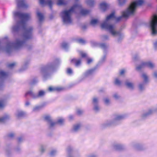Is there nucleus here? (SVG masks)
<instances>
[{
  "instance_id": "1",
  "label": "nucleus",
  "mask_w": 157,
  "mask_h": 157,
  "mask_svg": "<svg viewBox=\"0 0 157 157\" xmlns=\"http://www.w3.org/2000/svg\"><path fill=\"white\" fill-rule=\"evenodd\" d=\"M144 3L143 0H136L132 2L127 9L122 12V16L117 17H115L114 13H112L106 17L105 21L101 24V27L107 30L112 36H117L118 41L120 42L124 38V34L120 31H117L115 25L111 24V21L113 20L118 21L121 19L122 17H126L130 15H133L137 8L142 5Z\"/></svg>"
},
{
  "instance_id": "2",
  "label": "nucleus",
  "mask_w": 157,
  "mask_h": 157,
  "mask_svg": "<svg viewBox=\"0 0 157 157\" xmlns=\"http://www.w3.org/2000/svg\"><path fill=\"white\" fill-rule=\"evenodd\" d=\"M81 7L80 5H74L70 9L62 11L61 13V16L63 24L66 25L71 24L73 22V13L75 11V9H79Z\"/></svg>"
},
{
  "instance_id": "3",
  "label": "nucleus",
  "mask_w": 157,
  "mask_h": 157,
  "mask_svg": "<svg viewBox=\"0 0 157 157\" xmlns=\"http://www.w3.org/2000/svg\"><path fill=\"white\" fill-rule=\"evenodd\" d=\"M126 117L125 114H118L115 115L114 117L111 119L107 120L101 124V127L105 128L108 127H113L119 125L120 121Z\"/></svg>"
},
{
  "instance_id": "4",
  "label": "nucleus",
  "mask_w": 157,
  "mask_h": 157,
  "mask_svg": "<svg viewBox=\"0 0 157 157\" xmlns=\"http://www.w3.org/2000/svg\"><path fill=\"white\" fill-rule=\"evenodd\" d=\"M59 61L58 59L56 60L54 62L48 64L46 66L42 67L41 73L44 78H46L48 75L49 72L53 71L58 66Z\"/></svg>"
},
{
  "instance_id": "5",
  "label": "nucleus",
  "mask_w": 157,
  "mask_h": 157,
  "mask_svg": "<svg viewBox=\"0 0 157 157\" xmlns=\"http://www.w3.org/2000/svg\"><path fill=\"white\" fill-rule=\"evenodd\" d=\"M145 67H147L151 69H153L155 67V65L154 63L151 61H143L141 62L140 65L136 67V70L138 71H140Z\"/></svg>"
},
{
  "instance_id": "6",
  "label": "nucleus",
  "mask_w": 157,
  "mask_h": 157,
  "mask_svg": "<svg viewBox=\"0 0 157 157\" xmlns=\"http://www.w3.org/2000/svg\"><path fill=\"white\" fill-rule=\"evenodd\" d=\"M149 26L153 35L157 34V15H154L150 22Z\"/></svg>"
},
{
  "instance_id": "7",
  "label": "nucleus",
  "mask_w": 157,
  "mask_h": 157,
  "mask_svg": "<svg viewBox=\"0 0 157 157\" xmlns=\"http://www.w3.org/2000/svg\"><path fill=\"white\" fill-rule=\"evenodd\" d=\"M46 91L43 90H39L37 94H35L32 90L29 91L26 95L29 94L33 98L36 99L43 97L46 94Z\"/></svg>"
},
{
  "instance_id": "8",
  "label": "nucleus",
  "mask_w": 157,
  "mask_h": 157,
  "mask_svg": "<svg viewBox=\"0 0 157 157\" xmlns=\"http://www.w3.org/2000/svg\"><path fill=\"white\" fill-rule=\"evenodd\" d=\"M5 101L3 100H0V107L4 106L5 105ZM10 116L7 114H5L3 116L0 117V123H3L10 118Z\"/></svg>"
},
{
  "instance_id": "9",
  "label": "nucleus",
  "mask_w": 157,
  "mask_h": 157,
  "mask_svg": "<svg viewBox=\"0 0 157 157\" xmlns=\"http://www.w3.org/2000/svg\"><path fill=\"white\" fill-rule=\"evenodd\" d=\"M131 146L133 148L137 151H143L146 149V147L140 143L133 142L131 144Z\"/></svg>"
},
{
  "instance_id": "10",
  "label": "nucleus",
  "mask_w": 157,
  "mask_h": 157,
  "mask_svg": "<svg viewBox=\"0 0 157 157\" xmlns=\"http://www.w3.org/2000/svg\"><path fill=\"white\" fill-rule=\"evenodd\" d=\"M157 111L156 108H151L149 109L145 113H143L141 115V117L144 119L146 117L151 115Z\"/></svg>"
},
{
  "instance_id": "11",
  "label": "nucleus",
  "mask_w": 157,
  "mask_h": 157,
  "mask_svg": "<svg viewBox=\"0 0 157 157\" xmlns=\"http://www.w3.org/2000/svg\"><path fill=\"white\" fill-rule=\"evenodd\" d=\"M82 126L81 123L75 124L73 125L71 131L73 132H77L80 130Z\"/></svg>"
},
{
  "instance_id": "12",
  "label": "nucleus",
  "mask_w": 157,
  "mask_h": 157,
  "mask_svg": "<svg viewBox=\"0 0 157 157\" xmlns=\"http://www.w3.org/2000/svg\"><path fill=\"white\" fill-rule=\"evenodd\" d=\"M44 119L48 122L49 127H53L56 124V122L52 121L51 117L49 116H45L44 117Z\"/></svg>"
},
{
  "instance_id": "13",
  "label": "nucleus",
  "mask_w": 157,
  "mask_h": 157,
  "mask_svg": "<svg viewBox=\"0 0 157 157\" xmlns=\"http://www.w3.org/2000/svg\"><path fill=\"white\" fill-rule=\"evenodd\" d=\"M75 5H81V7L80 8H79V9H75V11L77 10H80V14L82 15L83 16H86V15L88 14L90 12V11L89 10H86V9H81L82 6L79 3H76V4H75Z\"/></svg>"
},
{
  "instance_id": "14",
  "label": "nucleus",
  "mask_w": 157,
  "mask_h": 157,
  "mask_svg": "<svg viewBox=\"0 0 157 157\" xmlns=\"http://www.w3.org/2000/svg\"><path fill=\"white\" fill-rule=\"evenodd\" d=\"M17 6L19 7L27 8L28 6L25 2V0H16Z\"/></svg>"
},
{
  "instance_id": "15",
  "label": "nucleus",
  "mask_w": 157,
  "mask_h": 157,
  "mask_svg": "<svg viewBox=\"0 0 157 157\" xmlns=\"http://www.w3.org/2000/svg\"><path fill=\"white\" fill-rule=\"evenodd\" d=\"M95 68H93L86 70L83 74L84 77H86L94 74L95 72Z\"/></svg>"
},
{
  "instance_id": "16",
  "label": "nucleus",
  "mask_w": 157,
  "mask_h": 157,
  "mask_svg": "<svg viewBox=\"0 0 157 157\" xmlns=\"http://www.w3.org/2000/svg\"><path fill=\"white\" fill-rule=\"evenodd\" d=\"M40 4L42 6H44L45 5H48L50 8H51L52 5V2L51 0H48L45 1V0H39Z\"/></svg>"
},
{
  "instance_id": "17",
  "label": "nucleus",
  "mask_w": 157,
  "mask_h": 157,
  "mask_svg": "<svg viewBox=\"0 0 157 157\" xmlns=\"http://www.w3.org/2000/svg\"><path fill=\"white\" fill-rule=\"evenodd\" d=\"M125 85L128 89L131 90H133L135 88V86L133 82L127 81L125 82Z\"/></svg>"
},
{
  "instance_id": "18",
  "label": "nucleus",
  "mask_w": 157,
  "mask_h": 157,
  "mask_svg": "<svg viewBox=\"0 0 157 157\" xmlns=\"http://www.w3.org/2000/svg\"><path fill=\"white\" fill-rule=\"evenodd\" d=\"M141 77L143 80L144 83H147L149 82V77L147 74L145 73H143L141 75Z\"/></svg>"
},
{
  "instance_id": "19",
  "label": "nucleus",
  "mask_w": 157,
  "mask_h": 157,
  "mask_svg": "<svg viewBox=\"0 0 157 157\" xmlns=\"http://www.w3.org/2000/svg\"><path fill=\"white\" fill-rule=\"evenodd\" d=\"M113 149L116 150H120L124 149V146L122 144L118 143H114L113 144Z\"/></svg>"
},
{
  "instance_id": "20",
  "label": "nucleus",
  "mask_w": 157,
  "mask_h": 157,
  "mask_svg": "<svg viewBox=\"0 0 157 157\" xmlns=\"http://www.w3.org/2000/svg\"><path fill=\"white\" fill-rule=\"evenodd\" d=\"M25 114V112L21 110H17L15 113V116L17 118H20Z\"/></svg>"
},
{
  "instance_id": "21",
  "label": "nucleus",
  "mask_w": 157,
  "mask_h": 157,
  "mask_svg": "<svg viewBox=\"0 0 157 157\" xmlns=\"http://www.w3.org/2000/svg\"><path fill=\"white\" fill-rule=\"evenodd\" d=\"M109 5L105 2H102L100 4V6L101 9L104 11H105L107 10L109 7Z\"/></svg>"
},
{
  "instance_id": "22",
  "label": "nucleus",
  "mask_w": 157,
  "mask_h": 157,
  "mask_svg": "<svg viewBox=\"0 0 157 157\" xmlns=\"http://www.w3.org/2000/svg\"><path fill=\"white\" fill-rule=\"evenodd\" d=\"M100 47L103 50V53L104 54H106L107 53V49L109 48V45L105 44H100Z\"/></svg>"
},
{
  "instance_id": "23",
  "label": "nucleus",
  "mask_w": 157,
  "mask_h": 157,
  "mask_svg": "<svg viewBox=\"0 0 157 157\" xmlns=\"http://www.w3.org/2000/svg\"><path fill=\"white\" fill-rule=\"evenodd\" d=\"M8 74L2 71H0V81L2 80L8 75Z\"/></svg>"
},
{
  "instance_id": "24",
  "label": "nucleus",
  "mask_w": 157,
  "mask_h": 157,
  "mask_svg": "<svg viewBox=\"0 0 157 157\" xmlns=\"http://www.w3.org/2000/svg\"><path fill=\"white\" fill-rule=\"evenodd\" d=\"M63 89V88L61 87H53L50 86L48 88V90L50 92H52L55 90L60 91L62 90Z\"/></svg>"
},
{
  "instance_id": "25",
  "label": "nucleus",
  "mask_w": 157,
  "mask_h": 157,
  "mask_svg": "<svg viewBox=\"0 0 157 157\" xmlns=\"http://www.w3.org/2000/svg\"><path fill=\"white\" fill-rule=\"evenodd\" d=\"M71 62L72 63H75L76 67L79 66L81 63V60L80 59H74L71 60Z\"/></svg>"
},
{
  "instance_id": "26",
  "label": "nucleus",
  "mask_w": 157,
  "mask_h": 157,
  "mask_svg": "<svg viewBox=\"0 0 157 157\" xmlns=\"http://www.w3.org/2000/svg\"><path fill=\"white\" fill-rule=\"evenodd\" d=\"M37 15L38 17L39 21L40 23L41 22L44 20V17L41 13L38 12H37Z\"/></svg>"
},
{
  "instance_id": "27",
  "label": "nucleus",
  "mask_w": 157,
  "mask_h": 157,
  "mask_svg": "<svg viewBox=\"0 0 157 157\" xmlns=\"http://www.w3.org/2000/svg\"><path fill=\"white\" fill-rule=\"evenodd\" d=\"M46 150V146L43 145H41L39 148V151L41 154L44 153Z\"/></svg>"
},
{
  "instance_id": "28",
  "label": "nucleus",
  "mask_w": 157,
  "mask_h": 157,
  "mask_svg": "<svg viewBox=\"0 0 157 157\" xmlns=\"http://www.w3.org/2000/svg\"><path fill=\"white\" fill-rule=\"evenodd\" d=\"M145 84L144 82H140L138 84V87L140 91H142L145 89Z\"/></svg>"
},
{
  "instance_id": "29",
  "label": "nucleus",
  "mask_w": 157,
  "mask_h": 157,
  "mask_svg": "<svg viewBox=\"0 0 157 157\" xmlns=\"http://www.w3.org/2000/svg\"><path fill=\"white\" fill-rule=\"evenodd\" d=\"M99 21L98 19H92L90 21V24L91 25L94 26L98 24Z\"/></svg>"
},
{
  "instance_id": "30",
  "label": "nucleus",
  "mask_w": 157,
  "mask_h": 157,
  "mask_svg": "<svg viewBox=\"0 0 157 157\" xmlns=\"http://www.w3.org/2000/svg\"><path fill=\"white\" fill-rule=\"evenodd\" d=\"M103 100L105 104L106 105H109L110 103V100L108 98H105Z\"/></svg>"
},
{
  "instance_id": "31",
  "label": "nucleus",
  "mask_w": 157,
  "mask_h": 157,
  "mask_svg": "<svg viewBox=\"0 0 157 157\" xmlns=\"http://www.w3.org/2000/svg\"><path fill=\"white\" fill-rule=\"evenodd\" d=\"M98 98L96 97L93 98L92 99V103L93 105H97L98 103Z\"/></svg>"
},
{
  "instance_id": "32",
  "label": "nucleus",
  "mask_w": 157,
  "mask_h": 157,
  "mask_svg": "<svg viewBox=\"0 0 157 157\" xmlns=\"http://www.w3.org/2000/svg\"><path fill=\"white\" fill-rule=\"evenodd\" d=\"M114 83L117 85L120 86L122 84V82L118 78H116L115 79Z\"/></svg>"
},
{
  "instance_id": "33",
  "label": "nucleus",
  "mask_w": 157,
  "mask_h": 157,
  "mask_svg": "<svg viewBox=\"0 0 157 157\" xmlns=\"http://www.w3.org/2000/svg\"><path fill=\"white\" fill-rule=\"evenodd\" d=\"M64 122V119L63 118H60L58 119L56 123L60 125H62L63 124Z\"/></svg>"
},
{
  "instance_id": "34",
  "label": "nucleus",
  "mask_w": 157,
  "mask_h": 157,
  "mask_svg": "<svg viewBox=\"0 0 157 157\" xmlns=\"http://www.w3.org/2000/svg\"><path fill=\"white\" fill-rule=\"evenodd\" d=\"M29 63V61L25 62L21 69V71H23L25 70L27 67Z\"/></svg>"
},
{
  "instance_id": "35",
  "label": "nucleus",
  "mask_w": 157,
  "mask_h": 157,
  "mask_svg": "<svg viewBox=\"0 0 157 157\" xmlns=\"http://www.w3.org/2000/svg\"><path fill=\"white\" fill-rule=\"evenodd\" d=\"M62 47L65 50L67 49L69 47V44L66 42H63L62 44Z\"/></svg>"
},
{
  "instance_id": "36",
  "label": "nucleus",
  "mask_w": 157,
  "mask_h": 157,
  "mask_svg": "<svg viewBox=\"0 0 157 157\" xmlns=\"http://www.w3.org/2000/svg\"><path fill=\"white\" fill-rule=\"evenodd\" d=\"M57 154V151L55 150H53L50 151L49 154L51 156L53 157L56 155Z\"/></svg>"
},
{
  "instance_id": "37",
  "label": "nucleus",
  "mask_w": 157,
  "mask_h": 157,
  "mask_svg": "<svg viewBox=\"0 0 157 157\" xmlns=\"http://www.w3.org/2000/svg\"><path fill=\"white\" fill-rule=\"evenodd\" d=\"M118 5L120 6L124 5L127 2V0H117Z\"/></svg>"
},
{
  "instance_id": "38",
  "label": "nucleus",
  "mask_w": 157,
  "mask_h": 157,
  "mask_svg": "<svg viewBox=\"0 0 157 157\" xmlns=\"http://www.w3.org/2000/svg\"><path fill=\"white\" fill-rule=\"evenodd\" d=\"M87 4L90 6H93L94 4V0H86Z\"/></svg>"
},
{
  "instance_id": "39",
  "label": "nucleus",
  "mask_w": 157,
  "mask_h": 157,
  "mask_svg": "<svg viewBox=\"0 0 157 157\" xmlns=\"http://www.w3.org/2000/svg\"><path fill=\"white\" fill-rule=\"evenodd\" d=\"M80 55L82 58H86L87 56V54L82 51H79Z\"/></svg>"
},
{
  "instance_id": "40",
  "label": "nucleus",
  "mask_w": 157,
  "mask_h": 157,
  "mask_svg": "<svg viewBox=\"0 0 157 157\" xmlns=\"http://www.w3.org/2000/svg\"><path fill=\"white\" fill-rule=\"evenodd\" d=\"M76 112L78 115H80L83 114L84 112V111L82 110L78 109H77Z\"/></svg>"
},
{
  "instance_id": "41",
  "label": "nucleus",
  "mask_w": 157,
  "mask_h": 157,
  "mask_svg": "<svg viewBox=\"0 0 157 157\" xmlns=\"http://www.w3.org/2000/svg\"><path fill=\"white\" fill-rule=\"evenodd\" d=\"M94 105V110L96 112L98 111L100 109V107L98 105Z\"/></svg>"
},
{
  "instance_id": "42",
  "label": "nucleus",
  "mask_w": 157,
  "mask_h": 157,
  "mask_svg": "<svg viewBox=\"0 0 157 157\" xmlns=\"http://www.w3.org/2000/svg\"><path fill=\"white\" fill-rule=\"evenodd\" d=\"M57 4L58 5H61L65 4L66 3L64 0H58Z\"/></svg>"
},
{
  "instance_id": "43",
  "label": "nucleus",
  "mask_w": 157,
  "mask_h": 157,
  "mask_svg": "<svg viewBox=\"0 0 157 157\" xmlns=\"http://www.w3.org/2000/svg\"><path fill=\"white\" fill-rule=\"evenodd\" d=\"M104 54V55L101 58V59L99 61L100 63H103L106 60V56L105 55V54Z\"/></svg>"
},
{
  "instance_id": "44",
  "label": "nucleus",
  "mask_w": 157,
  "mask_h": 157,
  "mask_svg": "<svg viewBox=\"0 0 157 157\" xmlns=\"http://www.w3.org/2000/svg\"><path fill=\"white\" fill-rule=\"evenodd\" d=\"M113 97L116 100L120 98V96L117 93L114 94L113 95Z\"/></svg>"
},
{
  "instance_id": "45",
  "label": "nucleus",
  "mask_w": 157,
  "mask_h": 157,
  "mask_svg": "<svg viewBox=\"0 0 157 157\" xmlns=\"http://www.w3.org/2000/svg\"><path fill=\"white\" fill-rule=\"evenodd\" d=\"M126 72V70L125 69H122L120 70L119 73L120 75H123Z\"/></svg>"
},
{
  "instance_id": "46",
  "label": "nucleus",
  "mask_w": 157,
  "mask_h": 157,
  "mask_svg": "<svg viewBox=\"0 0 157 157\" xmlns=\"http://www.w3.org/2000/svg\"><path fill=\"white\" fill-rule=\"evenodd\" d=\"M41 108L40 106H35L34 107L33 109V111L34 112H36L39 110Z\"/></svg>"
},
{
  "instance_id": "47",
  "label": "nucleus",
  "mask_w": 157,
  "mask_h": 157,
  "mask_svg": "<svg viewBox=\"0 0 157 157\" xmlns=\"http://www.w3.org/2000/svg\"><path fill=\"white\" fill-rule=\"evenodd\" d=\"M140 56L138 54H136L133 57V59L134 61H136L140 59Z\"/></svg>"
},
{
  "instance_id": "48",
  "label": "nucleus",
  "mask_w": 157,
  "mask_h": 157,
  "mask_svg": "<svg viewBox=\"0 0 157 157\" xmlns=\"http://www.w3.org/2000/svg\"><path fill=\"white\" fill-rule=\"evenodd\" d=\"M77 41L78 43L81 44H83L86 42L85 41L82 39H78L77 40Z\"/></svg>"
},
{
  "instance_id": "49",
  "label": "nucleus",
  "mask_w": 157,
  "mask_h": 157,
  "mask_svg": "<svg viewBox=\"0 0 157 157\" xmlns=\"http://www.w3.org/2000/svg\"><path fill=\"white\" fill-rule=\"evenodd\" d=\"M67 72L68 74L69 75H71L73 73V71L71 69L68 68L67 70Z\"/></svg>"
},
{
  "instance_id": "50",
  "label": "nucleus",
  "mask_w": 157,
  "mask_h": 157,
  "mask_svg": "<svg viewBox=\"0 0 157 157\" xmlns=\"http://www.w3.org/2000/svg\"><path fill=\"white\" fill-rule=\"evenodd\" d=\"M93 61V59L92 58H88L87 60V63L88 64H90Z\"/></svg>"
},
{
  "instance_id": "51",
  "label": "nucleus",
  "mask_w": 157,
  "mask_h": 157,
  "mask_svg": "<svg viewBox=\"0 0 157 157\" xmlns=\"http://www.w3.org/2000/svg\"><path fill=\"white\" fill-rule=\"evenodd\" d=\"M152 76L154 78L157 80V71H154L153 74Z\"/></svg>"
},
{
  "instance_id": "52",
  "label": "nucleus",
  "mask_w": 157,
  "mask_h": 157,
  "mask_svg": "<svg viewBox=\"0 0 157 157\" xmlns=\"http://www.w3.org/2000/svg\"><path fill=\"white\" fill-rule=\"evenodd\" d=\"M102 39L103 40H105L109 39V36L106 35H103L102 36Z\"/></svg>"
},
{
  "instance_id": "53",
  "label": "nucleus",
  "mask_w": 157,
  "mask_h": 157,
  "mask_svg": "<svg viewBox=\"0 0 157 157\" xmlns=\"http://www.w3.org/2000/svg\"><path fill=\"white\" fill-rule=\"evenodd\" d=\"M16 63H12L8 65V67L10 68H13L15 65Z\"/></svg>"
},
{
  "instance_id": "54",
  "label": "nucleus",
  "mask_w": 157,
  "mask_h": 157,
  "mask_svg": "<svg viewBox=\"0 0 157 157\" xmlns=\"http://www.w3.org/2000/svg\"><path fill=\"white\" fill-rule=\"evenodd\" d=\"M37 82V80L36 78H35L33 79V81L31 82L32 84H34Z\"/></svg>"
},
{
  "instance_id": "55",
  "label": "nucleus",
  "mask_w": 157,
  "mask_h": 157,
  "mask_svg": "<svg viewBox=\"0 0 157 157\" xmlns=\"http://www.w3.org/2000/svg\"><path fill=\"white\" fill-rule=\"evenodd\" d=\"M24 140V139L22 137H20L18 139V141L19 142H21L22 141Z\"/></svg>"
},
{
  "instance_id": "56",
  "label": "nucleus",
  "mask_w": 157,
  "mask_h": 157,
  "mask_svg": "<svg viewBox=\"0 0 157 157\" xmlns=\"http://www.w3.org/2000/svg\"><path fill=\"white\" fill-rule=\"evenodd\" d=\"M97 156L94 154H91L87 155V157H96Z\"/></svg>"
},
{
  "instance_id": "57",
  "label": "nucleus",
  "mask_w": 157,
  "mask_h": 157,
  "mask_svg": "<svg viewBox=\"0 0 157 157\" xmlns=\"http://www.w3.org/2000/svg\"><path fill=\"white\" fill-rule=\"evenodd\" d=\"M14 133H11L8 135V136L10 138H12L14 136Z\"/></svg>"
},
{
  "instance_id": "58",
  "label": "nucleus",
  "mask_w": 157,
  "mask_h": 157,
  "mask_svg": "<svg viewBox=\"0 0 157 157\" xmlns=\"http://www.w3.org/2000/svg\"><path fill=\"white\" fill-rule=\"evenodd\" d=\"M74 118V116L72 115H70L69 117V119L70 120H71Z\"/></svg>"
},
{
  "instance_id": "59",
  "label": "nucleus",
  "mask_w": 157,
  "mask_h": 157,
  "mask_svg": "<svg viewBox=\"0 0 157 157\" xmlns=\"http://www.w3.org/2000/svg\"><path fill=\"white\" fill-rule=\"evenodd\" d=\"M30 102L29 101H27L25 102V105L26 106H28L29 105H30Z\"/></svg>"
},
{
  "instance_id": "60",
  "label": "nucleus",
  "mask_w": 157,
  "mask_h": 157,
  "mask_svg": "<svg viewBox=\"0 0 157 157\" xmlns=\"http://www.w3.org/2000/svg\"><path fill=\"white\" fill-rule=\"evenodd\" d=\"M154 46L155 48H157V41L155 42L154 44Z\"/></svg>"
}]
</instances>
